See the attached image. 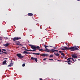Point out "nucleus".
Returning <instances> with one entry per match:
<instances>
[{"label":"nucleus","mask_w":80,"mask_h":80,"mask_svg":"<svg viewBox=\"0 0 80 80\" xmlns=\"http://www.w3.org/2000/svg\"><path fill=\"white\" fill-rule=\"evenodd\" d=\"M20 45H21V46H22L23 45H22V44H20Z\"/></svg>","instance_id":"53"},{"label":"nucleus","mask_w":80,"mask_h":80,"mask_svg":"<svg viewBox=\"0 0 80 80\" xmlns=\"http://www.w3.org/2000/svg\"><path fill=\"white\" fill-rule=\"evenodd\" d=\"M77 0V1H80V0Z\"/></svg>","instance_id":"56"},{"label":"nucleus","mask_w":80,"mask_h":80,"mask_svg":"<svg viewBox=\"0 0 80 80\" xmlns=\"http://www.w3.org/2000/svg\"><path fill=\"white\" fill-rule=\"evenodd\" d=\"M13 63L12 62V60H11V63H10V65H8L7 67H12V66H13Z\"/></svg>","instance_id":"5"},{"label":"nucleus","mask_w":80,"mask_h":80,"mask_svg":"<svg viewBox=\"0 0 80 80\" xmlns=\"http://www.w3.org/2000/svg\"><path fill=\"white\" fill-rule=\"evenodd\" d=\"M49 57L50 58L53 57V55L52 54L50 55V56H49Z\"/></svg>","instance_id":"19"},{"label":"nucleus","mask_w":80,"mask_h":80,"mask_svg":"<svg viewBox=\"0 0 80 80\" xmlns=\"http://www.w3.org/2000/svg\"><path fill=\"white\" fill-rule=\"evenodd\" d=\"M28 42H29V41H28Z\"/></svg>","instance_id":"59"},{"label":"nucleus","mask_w":80,"mask_h":80,"mask_svg":"<svg viewBox=\"0 0 80 80\" xmlns=\"http://www.w3.org/2000/svg\"><path fill=\"white\" fill-rule=\"evenodd\" d=\"M60 48L61 50H69V49H70V50H71V51H75L74 47H71L70 48H67V47L64 46L63 48Z\"/></svg>","instance_id":"1"},{"label":"nucleus","mask_w":80,"mask_h":80,"mask_svg":"<svg viewBox=\"0 0 80 80\" xmlns=\"http://www.w3.org/2000/svg\"><path fill=\"white\" fill-rule=\"evenodd\" d=\"M49 60H53L52 59H49Z\"/></svg>","instance_id":"33"},{"label":"nucleus","mask_w":80,"mask_h":80,"mask_svg":"<svg viewBox=\"0 0 80 80\" xmlns=\"http://www.w3.org/2000/svg\"><path fill=\"white\" fill-rule=\"evenodd\" d=\"M66 62H70V63H72V62L70 60H69L68 61Z\"/></svg>","instance_id":"20"},{"label":"nucleus","mask_w":80,"mask_h":80,"mask_svg":"<svg viewBox=\"0 0 80 80\" xmlns=\"http://www.w3.org/2000/svg\"><path fill=\"white\" fill-rule=\"evenodd\" d=\"M54 55H56V57H59V55H60L58 53H54Z\"/></svg>","instance_id":"9"},{"label":"nucleus","mask_w":80,"mask_h":80,"mask_svg":"<svg viewBox=\"0 0 80 80\" xmlns=\"http://www.w3.org/2000/svg\"><path fill=\"white\" fill-rule=\"evenodd\" d=\"M70 59H72V58H68L67 59V60H70Z\"/></svg>","instance_id":"22"},{"label":"nucleus","mask_w":80,"mask_h":80,"mask_svg":"<svg viewBox=\"0 0 80 80\" xmlns=\"http://www.w3.org/2000/svg\"><path fill=\"white\" fill-rule=\"evenodd\" d=\"M63 53H61V55H62Z\"/></svg>","instance_id":"49"},{"label":"nucleus","mask_w":80,"mask_h":80,"mask_svg":"<svg viewBox=\"0 0 80 80\" xmlns=\"http://www.w3.org/2000/svg\"><path fill=\"white\" fill-rule=\"evenodd\" d=\"M49 52H54V53L55 52L53 51V49H49Z\"/></svg>","instance_id":"14"},{"label":"nucleus","mask_w":80,"mask_h":80,"mask_svg":"<svg viewBox=\"0 0 80 80\" xmlns=\"http://www.w3.org/2000/svg\"><path fill=\"white\" fill-rule=\"evenodd\" d=\"M62 55V56H64V54L63 53Z\"/></svg>","instance_id":"44"},{"label":"nucleus","mask_w":80,"mask_h":80,"mask_svg":"<svg viewBox=\"0 0 80 80\" xmlns=\"http://www.w3.org/2000/svg\"><path fill=\"white\" fill-rule=\"evenodd\" d=\"M17 45H20V44H17Z\"/></svg>","instance_id":"43"},{"label":"nucleus","mask_w":80,"mask_h":80,"mask_svg":"<svg viewBox=\"0 0 80 80\" xmlns=\"http://www.w3.org/2000/svg\"><path fill=\"white\" fill-rule=\"evenodd\" d=\"M67 57H65V59H67Z\"/></svg>","instance_id":"45"},{"label":"nucleus","mask_w":80,"mask_h":80,"mask_svg":"<svg viewBox=\"0 0 80 80\" xmlns=\"http://www.w3.org/2000/svg\"><path fill=\"white\" fill-rule=\"evenodd\" d=\"M24 57V56H22V54H20V58H23Z\"/></svg>","instance_id":"15"},{"label":"nucleus","mask_w":80,"mask_h":80,"mask_svg":"<svg viewBox=\"0 0 80 80\" xmlns=\"http://www.w3.org/2000/svg\"><path fill=\"white\" fill-rule=\"evenodd\" d=\"M32 54H33L34 55H40V54L39 53H31Z\"/></svg>","instance_id":"11"},{"label":"nucleus","mask_w":80,"mask_h":80,"mask_svg":"<svg viewBox=\"0 0 80 80\" xmlns=\"http://www.w3.org/2000/svg\"><path fill=\"white\" fill-rule=\"evenodd\" d=\"M0 40H2V37H0Z\"/></svg>","instance_id":"37"},{"label":"nucleus","mask_w":80,"mask_h":80,"mask_svg":"<svg viewBox=\"0 0 80 80\" xmlns=\"http://www.w3.org/2000/svg\"><path fill=\"white\" fill-rule=\"evenodd\" d=\"M4 59H5H5H8V58H5Z\"/></svg>","instance_id":"50"},{"label":"nucleus","mask_w":80,"mask_h":80,"mask_svg":"<svg viewBox=\"0 0 80 80\" xmlns=\"http://www.w3.org/2000/svg\"><path fill=\"white\" fill-rule=\"evenodd\" d=\"M43 60H46V58H44L43 59Z\"/></svg>","instance_id":"38"},{"label":"nucleus","mask_w":80,"mask_h":80,"mask_svg":"<svg viewBox=\"0 0 80 80\" xmlns=\"http://www.w3.org/2000/svg\"><path fill=\"white\" fill-rule=\"evenodd\" d=\"M22 48H25V49H26V48L23 47H22Z\"/></svg>","instance_id":"35"},{"label":"nucleus","mask_w":80,"mask_h":80,"mask_svg":"<svg viewBox=\"0 0 80 80\" xmlns=\"http://www.w3.org/2000/svg\"><path fill=\"white\" fill-rule=\"evenodd\" d=\"M72 58H77V56L75 54H73L72 55Z\"/></svg>","instance_id":"4"},{"label":"nucleus","mask_w":80,"mask_h":80,"mask_svg":"<svg viewBox=\"0 0 80 80\" xmlns=\"http://www.w3.org/2000/svg\"><path fill=\"white\" fill-rule=\"evenodd\" d=\"M20 39V38H19L18 37L14 38L12 40L13 41H16V40H18Z\"/></svg>","instance_id":"3"},{"label":"nucleus","mask_w":80,"mask_h":80,"mask_svg":"<svg viewBox=\"0 0 80 80\" xmlns=\"http://www.w3.org/2000/svg\"><path fill=\"white\" fill-rule=\"evenodd\" d=\"M31 60H34V58L33 57H32L31 58Z\"/></svg>","instance_id":"24"},{"label":"nucleus","mask_w":80,"mask_h":80,"mask_svg":"<svg viewBox=\"0 0 80 80\" xmlns=\"http://www.w3.org/2000/svg\"><path fill=\"white\" fill-rule=\"evenodd\" d=\"M78 60H80V59H78Z\"/></svg>","instance_id":"55"},{"label":"nucleus","mask_w":80,"mask_h":80,"mask_svg":"<svg viewBox=\"0 0 80 80\" xmlns=\"http://www.w3.org/2000/svg\"><path fill=\"white\" fill-rule=\"evenodd\" d=\"M44 47H45V48H46H46H47L49 46H47V45H44Z\"/></svg>","instance_id":"18"},{"label":"nucleus","mask_w":80,"mask_h":80,"mask_svg":"<svg viewBox=\"0 0 80 80\" xmlns=\"http://www.w3.org/2000/svg\"><path fill=\"white\" fill-rule=\"evenodd\" d=\"M16 55L18 57V58H20V54H17Z\"/></svg>","instance_id":"12"},{"label":"nucleus","mask_w":80,"mask_h":80,"mask_svg":"<svg viewBox=\"0 0 80 80\" xmlns=\"http://www.w3.org/2000/svg\"><path fill=\"white\" fill-rule=\"evenodd\" d=\"M67 62L68 63V65H70V64H71L70 62Z\"/></svg>","instance_id":"34"},{"label":"nucleus","mask_w":80,"mask_h":80,"mask_svg":"<svg viewBox=\"0 0 80 80\" xmlns=\"http://www.w3.org/2000/svg\"><path fill=\"white\" fill-rule=\"evenodd\" d=\"M18 43H20V41H18Z\"/></svg>","instance_id":"52"},{"label":"nucleus","mask_w":80,"mask_h":80,"mask_svg":"<svg viewBox=\"0 0 80 80\" xmlns=\"http://www.w3.org/2000/svg\"><path fill=\"white\" fill-rule=\"evenodd\" d=\"M53 51H55L56 52H58V50H56L55 49H53Z\"/></svg>","instance_id":"25"},{"label":"nucleus","mask_w":80,"mask_h":80,"mask_svg":"<svg viewBox=\"0 0 80 80\" xmlns=\"http://www.w3.org/2000/svg\"><path fill=\"white\" fill-rule=\"evenodd\" d=\"M79 48V47L78 46H74V51L75 50H79V49L78 48Z\"/></svg>","instance_id":"6"},{"label":"nucleus","mask_w":80,"mask_h":80,"mask_svg":"<svg viewBox=\"0 0 80 80\" xmlns=\"http://www.w3.org/2000/svg\"><path fill=\"white\" fill-rule=\"evenodd\" d=\"M49 46L50 47H53L52 46Z\"/></svg>","instance_id":"47"},{"label":"nucleus","mask_w":80,"mask_h":80,"mask_svg":"<svg viewBox=\"0 0 80 80\" xmlns=\"http://www.w3.org/2000/svg\"><path fill=\"white\" fill-rule=\"evenodd\" d=\"M2 51H4V52H5V51H6V50L5 49H2Z\"/></svg>","instance_id":"27"},{"label":"nucleus","mask_w":80,"mask_h":80,"mask_svg":"<svg viewBox=\"0 0 80 80\" xmlns=\"http://www.w3.org/2000/svg\"><path fill=\"white\" fill-rule=\"evenodd\" d=\"M3 53H5V54H7V52H3Z\"/></svg>","instance_id":"31"},{"label":"nucleus","mask_w":80,"mask_h":80,"mask_svg":"<svg viewBox=\"0 0 80 80\" xmlns=\"http://www.w3.org/2000/svg\"><path fill=\"white\" fill-rule=\"evenodd\" d=\"M3 51H2V53H3V52H3Z\"/></svg>","instance_id":"54"},{"label":"nucleus","mask_w":80,"mask_h":80,"mask_svg":"<svg viewBox=\"0 0 80 80\" xmlns=\"http://www.w3.org/2000/svg\"><path fill=\"white\" fill-rule=\"evenodd\" d=\"M29 46H31V48H32V49H36V48H37L38 50H39V49H40V47L38 46L37 47L35 46L32 45L31 44H29Z\"/></svg>","instance_id":"2"},{"label":"nucleus","mask_w":80,"mask_h":80,"mask_svg":"<svg viewBox=\"0 0 80 80\" xmlns=\"http://www.w3.org/2000/svg\"><path fill=\"white\" fill-rule=\"evenodd\" d=\"M65 53H67V52H65Z\"/></svg>","instance_id":"48"},{"label":"nucleus","mask_w":80,"mask_h":80,"mask_svg":"<svg viewBox=\"0 0 80 80\" xmlns=\"http://www.w3.org/2000/svg\"><path fill=\"white\" fill-rule=\"evenodd\" d=\"M34 60H35V61H36V62H37V58H35L34 59Z\"/></svg>","instance_id":"17"},{"label":"nucleus","mask_w":80,"mask_h":80,"mask_svg":"<svg viewBox=\"0 0 80 80\" xmlns=\"http://www.w3.org/2000/svg\"><path fill=\"white\" fill-rule=\"evenodd\" d=\"M24 54H30V53L28 52L27 51H24L23 52Z\"/></svg>","instance_id":"8"},{"label":"nucleus","mask_w":80,"mask_h":80,"mask_svg":"<svg viewBox=\"0 0 80 80\" xmlns=\"http://www.w3.org/2000/svg\"><path fill=\"white\" fill-rule=\"evenodd\" d=\"M28 16H30V17H32V16H33V14L32 13H29L28 14Z\"/></svg>","instance_id":"10"},{"label":"nucleus","mask_w":80,"mask_h":80,"mask_svg":"<svg viewBox=\"0 0 80 80\" xmlns=\"http://www.w3.org/2000/svg\"><path fill=\"white\" fill-rule=\"evenodd\" d=\"M6 62L7 61H6V60H5L2 63L3 64H5V65H7Z\"/></svg>","instance_id":"13"},{"label":"nucleus","mask_w":80,"mask_h":80,"mask_svg":"<svg viewBox=\"0 0 80 80\" xmlns=\"http://www.w3.org/2000/svg\"><path fill=\"white\" fill-rule=\"evenodd\" d=\"M28 50V49H25L24 50H25V51H27Z\"/></svg>","instance_id":"42"},{"label":"nucleus","mask_w":80,"mask_h":80,"mask_svg":"<svg viewBox=\"0 0 80 80\" xmlns=\"http://www.w3.org/2000/svg\"><path fill=\"white\" fill-rule=\"evenodd\" d=\"M75 61H77V60L76 59H75Z\"/></svg>","instance_id":"58"},{"label":"nucleus","mask_w":80,"mask_h":80,"mask_svg":"<svg viewBox=\"0 0 80 80\" xmlns=\"http://www.w3.org/2000/svg\"><path fill=\"white\" fill-rule=\"evenodd\" d=\"M29 51H30L31 52H32V51H32V50L31 49H30V50H29Z\"/></svg>","instance_id":"39"},{"label":"nucleus","mask_w":80,"mask_h":80,"mask_svg":"<svg viewBox=\"0 0 80 80\" xmlns=\"http://www.w3.org/2000/svg\"><path fill=\"white\" fill-rule=\"evenodd\" d=\"M32 51L36 52V49H34L32 50Z\"/></svg>","instance_id":"30"},{"label":"nucleus","mask_w":80,"mask_h":80,"mask_svg":"<svg viewBox=\"0 0 80 80\" xmlns=\"http://www.w3.org/2000/svg\"><path fill=\"white\" fill-rule=\"evenodd\" d=\"M39 51H43L44 50H43L42 49H39Z\"/></svg>","instance_id":"28"},{"label":"nucleus","mask_w":80,"mask_h":80,"mask_svg":"<svg viewBox=\"0 0 80 80\" xmlns=\"http://www.w3.org/2000/svg\"><path fill=\"white\" fill-rule=\"evenodd\" d=\"M71 59H72V60L74 62H75V60H74V59H73V58H72Z\"/></svg>","instance_id":"26"},{"label":"nucleus","mask_w":80,"mask_h":80,"mask_svg":"<svg viewBox=\"0 0 80 80\" xmlns=\"http://www.w3.org/2000/svg\"><path fill=\"white\" fill-rule=\"evenodd\" d=\"M0 54H3V53H2V50H1V49H0Z\"/></svg>","instance_id":"23"},{"label":"nucleus","mask_w":80,"mask_h":80,"mask_svg":"<svg viewBox=\"0 0 80 80\" xmlns=\"http://www.w3.org/2000/svg\"><path fill=\"white\" fill-rule=\"evenodd\" d=\"M53 48H54V49H55V48H57L54 47Z\"/></svg>","instance_id":"46"},{"label":"nucleus","mask_w":80,"mask_h":80,"mask_svg":"<svg viewBox=\"0 0 80 80\" xmlns=\"http://www.w3.org/2000/svg\"><path fill=\"white\" fill-rule=\"evenodd\" d=\"M52 80H53V79H52Z\"/></svg>","instance_id":"60"},{"label":"nucleus","mask_w":80,"mask_h":80,"mask_svg":"<svg viewBox=\"0 0 80 80\" xmlns=\"http://www.w3.org/2000/svg\"><path fill=\"white\" fill-rule=\"evenodd\" d=\"M64 62H67V61H65Z\"/></svg>","instance_id":"57"},{"label":"nucleus","mask_w":80,"mask_h":80,"mask_svg":"<svg viewBox=\"0 0 80 80\" xmlns=\"http://www.w3.org/2000/svg\"><path fill=\"white\" fill-rule=\"evenodd\" d=\"M45 56H48V54H45Z\"/></svg>","instance_id":"32"},{"label":"nucleus","mask_w":80,"mask_h":80,"mask_svg":"<svg viewBox=\"0 0 80 80\" xmlns=\"http://www.w3.org/2000/svg\"><path fill=\"white\" fill-rule=\"evenodd\" d=\"M5 39L6 40V39H8V38L7 37L5 38Z\"/></svg>","instance_id":"36"},{"label":"nucleus","mask_w":80,"mask_h":80,"mask_svg":"<svg viewBox=\"0 0 80 80\" xmlns=\"http://www.w3.org/2000/svg\"><path fill=\"white\" fill-rule=\"evenodd\" d=\"M46 52H49V49H48L46 48Z\"/></svg>","instance_id":"21"},{"label":"nucleus","mask_w":80,"mask_h":80,"mask_svg":"<svg viewBox=\"0 0 80 80\" xmlns=\"http://www.w3.org/2000/svg\"><path fill=\"white\" fill-rule=\"evenodd\" d=\"M39 80H43V79H42V78H40V79H39Z\"/></svg>","instance_id":"40"},{"label":"nucleus","mask_w":80,"mask_h":80,"mask_svg":"<svg viewBox=\"0 0 80 80\" xmlns=\"http://www.w3.org/2000/svg\"><path fill=\"white\" fill-rule=\"evenodd\" d=\"M41 56H42V57H45V54H42L41 55Z\"/></svg>","instance_id":"16"},{"label":"nucleus","mask_w":80,"mask_h":80,"mask_svg":"<svg viewBox=\"0 0 80 80\" xmlns=\"http://www.w3.org/2000/svg\"><path fill=\"white\" fill-rule=\"evenodd\" d=\"M27 51H28H28H29V50H28H28H27Z\"/></svg>","instance_id":"51"},{"label":"nucleus","mask_w":80,"mask_h":80,"mask_svg":"<svg viewBox=\"0 0 80 80\" xmlns=\"http://www.w3.org/2000/svg\"><path fill=\"white\" fill-rule=\"evenodd\" d=\"M22 66V67H25V63L23 64Z\"/></svg>","instance_id":"29"},{"label":"nucleus","mask_w":80,"mask_h":80,"mask_svg":"<svg viewBox=\"0 0 80 80\" xmlns=\"http://www.w3.org/2000/svg\"><path fill=\"white\" fill-rule=\"evenodd\" d=\"M62 51H59V53H62Z\"/></svg>","instance_id":"41"},{"label":"nucleus","mask_w":80,"mask_h":80,"mask_svg":"<svg viewBox=\"0 0 80 80\" xmlns=\"http://www.w3.org/2000/svg\"><path fill=\"white\" fill-rule=\"evenodd\" d=\"M10 45V43H7L6 44H3V46L4 47H8V45Z\"/></svg>","instance_id":"7"}]
</instances>
